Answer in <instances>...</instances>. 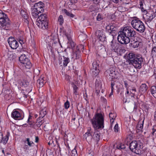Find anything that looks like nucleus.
<instances>
[{"instance_id":"f257e3e1","label":"nucleus","mask_w":156,"mask_h":156,"mask_svg":"<svg viewBox=\"0 0 156 156\" xmlns=\"http://www.w3.org/2000/svg\"><path fill=\"white\" fill-rule=\"evenodd\" d=\"M91 122L94 129L93 134V139L97 143L100 140L101 136L99 129H101L104 127V115L101 113H96L91 119Z\"/></svg>"},{"instance_id":"f03ea898","label":"nucleus","mask_w":156,"mask_h":156,"mask_svg":"<svg viewBox=\"0 0 156 156\" xmlns=\"http://www.w3.org/2000/svg\"><path fill=\"white\" fill-rule=\"evenodd\" d=\"M136 34V31L132 28L125 27L122 31L119 32L117 39L121 44H126L129 43L130 41H134L133 39Z\"/></svg>"},{"instance_id":"7ed1b4c3","label":"nucleus","mask_w":156,"mask_h":156,"mask_svg":"<svg viewBox=\"0 0 156 156\" xmlns=\"http://www.w3.org/2000/svg\"><path fill=\"white\" fill-rule=\"evenodd\" d=\"M144 2V0H140V7L142 11L145 13L143 16V18L145 21L147 22H151L156 16V11L154 12L153 11H149L148 12L146 9L143 7V3Z\"/></svg>"},{"instance_id":"20e7f679","label":"nucleus","mask_w":156,"mask_h":156,"mask_svg":"<svg viewBox=\"0 0 156 156\" xmlns=\"http://www.w3.org/2000/svg\"><path fill=\"white\" fill-rule=\"evenodd\" d=\"M131 24L133 27L140 33H144L145 30L146 28L144 23L138 18H134L131 21Z\"/></svg>"},{"instance_id":"39448f33","label":"nucleus","mask_w":156,"mask_h":156,"mask_svg":"<svg viewBox=\"0 0 156 156\" xmlns=\"http://www.w3.org/2000/svg\"><path fill=\"white\" fill-rule=\"evenodd\" d=\"M129 147L133 152L139 154L143 147V144L139 141H133L130 144Z\"/></svg>"},{"instance_id":"423d86ee","label":"nucleus","mask_w":156,"mask_h":156,"mask_svg":"<svg viewBox=\"0 0 156 156\" xmlns=\"http://www.w3.org/2000/svg\"><path fill=\"white\" fill-rule=\"evenodd\" d=\"M20 62L23 64L26 68L30 69L32 67V64L29 59L27 58L24 54L22 55L19 58Z\"/></svg>"},{"instance_id":"0eeeda50","label":"nucleus","mask_w":156,"mask_h":156,"mask_svg":"<svg viewBox=\"0 0 156 156\" xmlns=\"http://www.w3.org/2000/svg\"><path fill=\"white\" fill-rule=\"evenodd\" d=\"M143 62V58L139 56L135 58V59L131 62V63L129 65H132L136 69H140L142 67Z\"/></svg>"},{"instance_id":"6e6552de","label":"nucleus","mask_w":156,"mask_h":156,"mask_svg":"<svg viewBox=\"0 0 156 156\" xmlns=\"http://www.w3.org/2000/svg\"><path fill=\"white\" fill-rule=\"evenodd\" d=\"M0 22L1 23V27L2 29L8 30L10 28V21L9 18L7 17H5L4 20H1Z\"/></svg>"},{"instance_id":"1a4fd4ad","label":"nucleus","mask_w":156,"mask_h":156,"mask_svg":"<svg viewBox=\"0 0 156 156\" xmlns=\"http://www.w3.org/2000/svg\"><path fill=\"white\" fill-rule=\"evenodd\" d=\"M84 48V46L82 45H79L76 46V49L73 50V58L76 59H79L81 57L80 49Z\"/></svg>"},{"instance_id":"9d476101","label":"nucleus","mask_w":156,"mask_h":156,"mask_svg":"<svg viewBox=\"0 0 156 156\" xmlns=\"http://www.w3.org/2000/svg\"><path fill=\"white\" fill-rule=\"evenodd\" d=\"M107 75L110 76L112 79H117L119 77V74L117 71H115L114 68H110L106 71Z\"/></svg>"},{"instance_id":"9b49d317","label":"nucleus","mask_w":156,"mask_h":156,"mask_svg":"<svg viewBox=\"0 0 156 156\" xmlns=\"http://www.w3.org/2000/svg\"><path fill=\"white\" fill-rule=\"evenodd\" d=\"M100 63L99 60H96L94 61L92 63V67L91 68V70L93 74L95 76L97 75L99 72Z\"/></svg>"},{"instance_id":"f8f14e48","label":"nucleus","mask_w":156,"mask_h":156,"mask_svg":"<svg viewBox=\"0 0 156 156\" xmlns=\"http://www.w3.org/2000/svg\"><path fill=\"white\" fill-rule=\"evenodd\" d=\"M63 31L64 34L66 35L69 41L68 43V47L69 48L72 49L73 51L76 49V47H75L76 44L72 40L70 36L66 33L65 30H64Z\"/></svg>"},{"instance_id":"ddd939ff","label":"nucleus","mask_w":156,"mask_h":156,"mask_svg":"<svg viewBox=\"0 0 156 156\" xmlns=\"http://www.w3.org/2000/svg\"><path fill=\"white\" fill-rule=\"evenodd\" d=\"M111 46L112 49L116 52H120L122 47L120 44L113 40L111 42Z\"/></svg>"},{"instance_id":"4468645a","label":"nucleus","mask_w":156,"mask_h":156,"mask_svg":"<svg viewBox=\"0 0 156 156\" xmlns=\"http://www.w3.org/2000/svg\"><path fill=\"white\" fill-rule=\"evenodd\" d=\"M11 117L15 120H20L23 118L24 115L22 112L20 113L18 111L14 110L12 113Z\"/></svg>"},{"instance_id":"2eb2a0df","label":"nucleus","mask_w":156,"mask_h":156,"mask_svg":"<svg viewBox=\"0 0 156 156\" xmlns=\"http://www.w3.org/2000/svg\"><path fill=\"white\" fill-rule=\"evenodd\" d=\"M94 131L90 127H88L87 132L84 135V137L88 142H90L93 139V134Z\"/></svg>"},{"instance_id":"dca6fc26","label":"nucleus","mask_w":156,"mask_h":156,"mask_svg":"<svg viewBox=\"0 0 156 156\" xmlns=\"http://www.w3.org/2000/svg\"><path fill=\"white\" fill-rule=\"evenodd\" d=\"M8 41L9 46L12 49H16L19 46L18 42L13 38L9 37Z\"/></svg>"},{"instance_id":"f3484780","label":"nucleus","mask_w":156,"mask_h":156,"mask_svg":"<svg viewBox=\"0 0 156 156\" xmlns=\"http://www.w3.org/2000/svg\"><path fill=\"white\" fill-rule=\"evenodd\" d=\"M136 35H135L134 41H130L131 43L129 44V46L131 48H136L138 47H141L143 45V42L141 41H136L135 38H136Z\"/></svg>"},{"instance_id":"a211bd4d","label":"nucleus","mask_w":156,"mask_h":156,"mask_svg":"<svg viewBox=\"0 0 156 156\" xmlns=\"http://www.w3.org/2000/svg\"><path fill=\"white\" fill-rule=\"evenodd\" d=\"M95 34L99 41L102 42L105 41L106 36L105 33L102 31L97 30L96 31Z\"/></svg>"},{"instance_id":"6ab92c4d","label":"nucleus","mask_w":156,"mask_h":156,"mask_svg":"<svg viewBox=\"0 0 156 156\" xmlns=\"http://www.w3.org/2000/svg\"><path fill=\"white\" fill-rule=\"evenodd\" d=\"M106 29L110 34H112L113 35V34H115L117 33V28L113 24L109 25L107 26L106 27Z\"/></svg>"},{"instance_id":"aec40b11","label":"nucleus","mask_w":156,"mask_h":156,"mask_svg":"<svg viewBox=\"0 0 156 156\" xmlns=\"http://www.w3.org/2000/svg\"><path fill=\"white\" fill-rule=\"evenodd\" d=\"M59 61V64L65 67L67 66V64L70 62V61L68 57L63 56L62 58H61V59H60Z\"/></svg>"},{"instance_id":"412c9836","label":"nucleus","mask_w":156,"mask_h":156,"mask_svg":"<svg viewBox=\"0 0 156 156\" xmlns=\"http://www.w3.org/2000/svg\"><path fill=\"white\" fill-rule=\"evenodd\" d=\"M44 4L41 2H39L38 3H35L34 5V8L37 9L39 12H43L44 11Z\"/></svg>"},{"instance_id":"4be33fe9","label":"nucleus","mask_w":156,"mask_h":156,"mask_svg":"<svg viewBox=\"0 0 156 156\" xmlns=\"http://www.w3.org/2000/svg\"><path fill=\"white\" fill-rule=\"evenodd\" d=\"M138 56L135 55L133 53H129L127 56V59L126 61V62L127 64H129L131 63L135 58H136Z\"/></svg>"},{"instance_id":"5701e85b","label":"nucleus","mask_w":156,"mask_h":156,"mask_svg":"<svg viewBox=\"0 0 156 156\" xmlns=\"http://www.w3.org/2000/svg\"><path fill=\"white\" fill-rule=\"evenodd\" d=\"M36 24L39 27L43 30L46 29L48 27V22L36 21Z\"/></svg>"},{"instance_id":"b1692460","label":"nucleus","mask_w":156,"mask_h":156,"mask_svg":"<svg viewBox=\"0 0 156 156\" xmlns=\"http://www.w3.org/2000/svg\"><path fill=\"white\" fill-rule=\"evenodd\" d=\"M46 79L43 76H41L37 80V86L39 87H42L46 83Z\"/></svg>"},{"instance_id":"393cba45","label":"nucleus","mask_w":156,"mask_h":156,"mask_svg":"<svg viewBox=\"0 0 156 156\" xmlns=\"http://www.w3.org/2000/svg\"><path fill=\"white\" fill-rule=\"evenodd\" d=\"M96 92L98 94L100 92V90L101 88L102 84L100 80H96L95 83Z\"/></svg>"},{"instance_id":"a878e982","label":"nucleus","mask_w":156,"mask_h":156,"mask_svg":"<svg viewBox=\"0 0 156 156\" xmlns=\"http://www.w3.org/2000/svg\"><path fill=\"white\" fill-rule=\"evenodd\" d=\"M48 22V20L46 14H41L37 18L36 21L37 22Z\"/></svg>"},{"instance_id":"bb28decb","label":"nucleus","mask_w":156,"mask_h":156,"mask_svg":"<svg viewBox=\"0 0 156 156\" xmlns=\"http://www.w3.org/2000/svg\"><path fill=\"white\" fill-rule=\"evenodd\" d=\"M126 146H128V145H126L125 144L122 143H117L116 144L114 145V148H116L117 149L122 151L126 149Z\"/></svg>"},{"instance_id":"cd10ccee","label":"nucleus","mask_w":156,"mask_h":156,"mask_svg":"<svg viewBox=\"0 0 156 156\" xmlns=\"http://www.w3.org/2000/svg\"><path fill=\"white\" fill-rule=\"evenodd\" d=\"M148 87L145 83H142L140 85L139 91L142 94H144L146 92Z\"/></svg>"},{"instance_id":"c85d7f7f","label":"nucleus","mask_w":156,"mask_h":156,"mask_svg":"<svg viewBox=\"0 0 156 156\" xmlns=\"http://www.w3.org/2000/svg\"><path fill=\"white\" fill-rule=\"evenodd\" d=\"M39 11L37 9L33 8L31 11V14L32 16L35 18L38 17L39 14L42 13V12H39Z\"/></svg>"},{"instance_id":"c756f323","label":"nucleus","mask_w":156,"mask_h":156,"mask_svg":"<svg viewBox=\"0 0 156 156\" xmlns=\"http://www.w3.org/2000/svg\"><path fill=\"white\" fill-rule=\"evenodd\" d=\"M9 136L10 133L8 132L5 136H3L2 140V143H3L4 144H6L8 140Z\"/></svg>"},{"instance_id":"7c9ffc66","label":"nucleus","mask_w":156,"mask_h":156,"mask_svg":"<svg viewBox=\"0 0 156 156\" xmlns=\"http://www.w3.org/2000/svg\"><path fill=\"white\" fill-rule=\"evenodd\" d=\"M109 117L110 119L111 123L112 124L114 122V119L116 117V114L114 112H110L109 113Z\"/></svg>"},{"instance_id":"2f4dec72","label":"nucleus","mask_w":156,"mask_h":156,"mask_svg":"<svg viewBox=\"0 0 156 156\" xmlns=\"http://www.w3.org/2000/svg\"><path fill=\"white\" fill-rule=\"evenodd\" d=\"M151 91L152 95L155 98H156V87L152 86L151 89Z\"/></svg>"},{"instance_id":"473e14b6","label":"nucleus","mask_w":156,"mask_h":156,"mask_svg":"<svg viewBox=\"0 0 156 156\" xmlns=\"http://www.w3.org/2000/svg\"><path fill=\"white\" fill-rule=\"evenodd\" d=\"M144 120L141 122L140 121L138 122L136 126L137 129L140 130H141L143 127Z\"/></svg>"},{"instance_id":"72a5a7b5","label":"nucleus","mask_w":156,"mask_h":156,"mask_svg":"<svg viewBox=\"0 0 156 156\" xmlns=\"http://www.w3.org/2000/svg\"><path fill=\"white\" fill-rule=\"evenodd\" d=\"M21 15L22 17L24 19L26 18H29V15L27 12L23 10H22L20 12Z\"/></svg>"},{"instance_id":"f704fd0d","label":"nucleus","mask_w":156,"mask_h":156,"mask_svg":"<svg viewBox=\"0 0 156 156\" xmlns=\"http://www.w3.org/2000/svg\"><path fill=\"white\" fill-rule=\"evenodd\" d=\"M63 12L67 16L73 18L74 16V15L70 13L66 9H64L62 10Z\"/></svg>"},{"instance_id":"c9c22d12","label":"nucleus","mask_w":156,"mask_h":156,"mask_svg":"<svg viewBox=\"0 0 156 156\" xmlns=\"http://www.w3.org/2000/svg\"><path fill=\"white\" fill-rule=\"evenodd\" d=\"M19 83L21 87H26L29 85V83L26 80H23L21 81Z\"/></svg>"},{"instance_id":"e433bc0d","label":"nucleus","mask_w":156,"mask_h":156,"mask_svg":"<svg viewBox=\"0 0 156 156\" xmlns=\"http://www.w3.org/2000/svg\"><path fill=\"white\" fill-rule=\"evenodd\" d=\"M24 144H27V145H29V147H31L32 144H33V142L32 141H30V139L27 138L26 139V140L24 142Z\"/></svg>"},{"instance_id":"4c0bfd02","label":"nucleus","mask_w":156,"mask_h":156,"mask_svg":"<svg viewBox=\"0 0 156 156\" xmlns=\"http://www.w3.org/2000/svg\"><path fill=\"white\" fill-rule=\"evenodd\" d=\"M47 113L46 111L44 110H42L40 111V112L39 117L38 118H43L46 115Z\"/></svg>"},{"instance_id":"58836bf2","label":"nucleus","mask_w":156,"mask_h":156,"mask_svg":"<svg viewBox=\"0 0 156 156\" xmlns=\"http://www.w3.org/2000/svg\"><path fill=\"white\" fill-rule=\"evenodd\" d=\"M58 21L60 25H62L64 22V19L62 15H60L58 19Z\"/></svg>"},{"instance_id":"ea45409f","label":"nucleus","mask_w":156,"mask_h":156,"mask_svg":"<svg viewBox=\"0 0 156 156\" xmlns=\"http://www.w3.org/2000/svg\"><path fill=\"white\" fill-rule=\"evenodd\" d=\"M110 148L108 147L104 150L103 154L104 155L107 156L110 154Z\"/></svg>"},{"instance_id":"a19ab883","label":"nucleus","mask_w":156,"mask_h":156,"mask_svg":"<svg viewBox=\"0 0 156 156\" xmlns=\"http://www.w3.org/2000/svg\"><path fill=\"white\" fill-rule=\"evenodd\" d=\"M151 55L152 57L156 56V47H154L152 49Z\"/></svg>"},{"instance_id":"79ce46f5","label":"nucleus","mask_w":156,"mask_h":156,"mask_svg":"<svg viewBox=\"0 0 156 156\" xmlns=\"http://www.w3.org/2000/svg\"><path fill=\"white\" fill-rule=\"evenodd\" d=\"M76 118L75 117H73L71 121L69 122V125H70V126H73L76 125V123L75 122V120Z\"/></svg>"},{"instance_id":"37998d69","label":"nucleus","mask_w":156,"mask_h":156,"mask_svg":"<svg viewBox=\"0 0 156 156\" xmlns=\"http://www.w3.org/2000/svg\"><path fill=\"white\" fill-rule=\"evenodd\" d=\"M73 93L75 95H77L78 94V92H77V90L78 89V87H77L76 85L74 84H73Z\"/></svg>"},{"instance_id":"c03bdc74","label":"nucleus","mask_w":156,"mask_h":156,"mask_svg":"<svg viewBox=\"0 0 156 156\" xmlns=\"http://www.w3.org/2000/svg\"><path fill=\"white\" fill-rule=\"evenodd\" d=\"M64 105V107L66 109H67L69 108L70 103L68 100L65 103Z\"/></svg>"},{"instance_id":"a18cd8bd","label":"nucleus","mask_w":156,"mask_h":156,"mask_svg":"<svg viewBox=\"0 0 156 156\" xmlns=\"http://www.w3.org/2000/svg\"><path fill=\"white\" fill-rule=\"evenodd\" d=\"M119 127L118 124H116L114 127V130L115 132H117L118 131Z\"/></svg>"},{"instance_id":"49530a36","label":"nucleus","mask_w":156,"mask_h":156,"mask_svg":"<svg viewBox=\"0 0 156 156\" xmlns=\"http://www.w3.org/2000/svg\"><path fill=\"white\" fill-rule=\"evenodd\" d=\"M103 19L102 16L100 14H98L97 17V20L98 21H100Z\"/></svg>"},{"instance_id":"de8ad7c7","label":"nucleus","mask_w":156,"mask_h":156,"mask_svg":"<svg viewBox=\"0 0 156 156\" xmlns=\"http://www.w3.org/2000/svg\"><path fill=\"white\" fill-rule=\"evenodd\" d=\"M89 11L90 12H93L95 10V8L94 6L93 5H91L89 8Z\"/></svg>"},{"instance_id":"09e8293b","label":"nucleus","mask_w":156,"mask_h":156,"mask_svg":"<svg viewBox=\"0 0 156 156\" xmlns=\"http://www.w3.org/2000/svg\"><path fill=\"white\" fill-rule=\"evenodd\" d=\"M29 147V145L26 144H25V145H24L23 148L25 151H27L29 150V147Z\"/></svg>"},{"instance_id":"8fccbe9b","label":"nucleus","mask_w":156,"mask_h":156,"mask_svg":"<svg viewBox=\"0 0 156 156\" xmlns=\"http://www.w3.org/2000/svg\"><path fill=\"white\" fill-rule=\"evenodd\" d=\"M153 131L152 134L154 135V134L156 135V126H154L152 129Z\"/></svg>"},{"instance_id":"3c124183","label":"nucleus","mask_w":156,"mask_h":156,"mask_svg":"<svg viewBox=\"0 0 156 156\" xmlns=\"http://www.w3.org/2000/svg\"><path fill=\"white\" fill-rule=\"evenodd\" d=\"M29 18H24V23L25 24L28 25L29 24V21L28 19Z\"/></svg>"},{"instance_id":"603ef678","label":"nucleus","mask_w":156,"mask_h":156,"mask_svg":"<svg viewBox=\"0 0 156 156\" xmlns=\"http://www.w3.org/2000/svg\"><path fill=\"white\" fill-rule=\"evenodd\" d=\"M42 124V122L41 121H39V122H36V125L38 127H40Z\"/></svg>"},{"instance_id":"864d4df0","label":"nucleus","mask_w":156,"mask_h":156,"mask_svg":"<svg viewBox=\"0 0 156 156\" xmlns=\"http://www.w3.org/2000/svg\"><path fill=\"white\" fill-rule=\"evenodd\" d=\"M130 69L131 71V73H130V74L131 75H133L135 72L134 69L133 68H130Z\"/></svg>"},{"instance_id":"5fc2aeb1","label":"nucleus","mask_w":156,"mask_h":156,"mask_svg":"<svg viewBox=\"0 0 156 156\" xmlns=\"http://www.w3.org/2000/svg\"><path fill=\"white\" fill-rule=\"evenodd\" d=\"M95 4H98L99 3L100 0H90Z\"/></svg>"},{"instance_id":"6e6d98bb","label":"nucleus","mask_w":156,"mask_h":156,"mask_svg":"<svg viewBox=\"0 0 156 156\" xmlns=\"http://www.w3.org/2000/svg\"><path fill=\"white\" fill-rule=\"evenodd\" d=\"M101 101H103L104 103H105L107 101V100L104 97H101Z\"/></svg>"},{"instance_id":"4d7b16f0","label":"nucleus","mask_w":156,"mask_h":156,"mask_svg":"<svg viewBox=\"0 0 156 156\" xmlns=\"http://www.w3.org/2000/svg\"><path fill=\"white\" fill-rule=\"evenodd\" d=\"M72 154H74V156H75V155L76 154H77L76 151L75 149L72 150Z\"/></svg>"},{"instance_id":"13d9d810","label":"nucleus","mask_w":156,"mask_h":156,"mask_svg":"<svg viewBox=\"0 0 156 156\" xmlns=\"http://www.w3.org/2000/svg\"><path fill=\"white\" fill-rule=\"evenodd\" d=\"M58 44V42L57 41H55L54 43H53L52 46L53 48H55V46L56 44Z\"/></svg>"},{"instance_id":"bf43d9fd","label":"nucleus","mask_w":156,"mask_h":156,"mask_svg":"<svg viewBox=\"0 0 156 156\" xmlns=\"http://www.w3.org/2000/svg\"><path fill=\"white\" fill-rule=\"evenodd\" d=\"M3 135L2 133L0 132V143H2V138H3Z\"/></svg>"},{"instance_id":"052dcab7","label":"nucleus","mask_w":156,"mask_h":156,"mask_svg":"<svg viewBox=\"0 0 156 156\" xmlns=\"http://www.w3.org/2000/svg\"><path fill=\"white\" fill-rule=\"evenodd\" d=\"M136 91V90L135 88L133 89L131 91V93H132L133 94H134V93Z\"/></svg>"},{"instance_id":"680f3d73","label":"nucleus","mask_w":156,"mask_h":156,"mask_svg":"<svg viewBox=\"0 0 156 156\" xmlns=\"http://www.w3.org/2000/svg\"><path fill=\"white\" fill-rule=\"evenodd\" d=\"M71 2L72 3H76L77 2V0H70Z\"/></svg>"},{"instance_id":"e2e57ef3","label":"nucleus","mask_w":156,"mask_h":156,"mask_svg":"<svg viewBox=\"0 0 156 156\" xmlns=\"http://www.w3.org/2000/svg\"><path fill=\"white\" fill-rule=\"evenodd\" d=\"M134 109L135 111H136L137 109V106L135 102H134Z\"/></svg>"},{"instance_id":"0e129e2a","label":"nucleus","mask_w":156,"mask_h":156,"mask_svg":"<svg viewBox=\"0 0 156 156\" xmlns=\"http://www.w3.org/2000/svg\"><path fill=\"white\" fill-rule=\"evenodd\" d=\"M146 156H156L155 155H153L151 154L150 153H147V154H146Z\"/></svg>"},{"instance_id":"69168bd1","label":"nucleus","mask_w":156,"mask_h":156,"mask_svg":"<svg viewBox=\"0 0 156 156\" xmlns=\"http://www.w3.org/2000/svg\"><path fill=\"white\" fill-rule=\"evenodd\" d=\"M124 84L125 85L126 87L127 88L128 86V84L126 81H124Z\"/></svg>"},{"instance_id":"338daca9","label":"nucleus","mask_w":156,"mask_h":156,"mask_svg":"<svg viewBox=\"0 0 156 156\" xmlns=\"http://www.w3.org/2000/svg\"><path fill=\"white\" fill-rule=\"evenodd\" d=\"M38 140H39L38 137L37 136H35V142L36 143H37L38 142Z\"/></svg>"},{"instance_id":"774afa93","label":"nucleus","mask_w":156,"mask_h":156,"mask_svg":"<svg viewBox=\"0 0 156 156\" xmlns=\"http://www.w3.org/2000/svg\"><path fill=\"white\" fill-rule=\"evenodd\" d=\"M19 43L21 44H22L23 43V41L22 39H20V40H19Z\"/></svg>"}]
</instances>
